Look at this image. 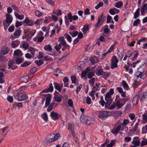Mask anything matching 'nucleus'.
Here are the masks:
<instances>
[{
    "label": "nucleus",
    "mask_w": 147,
    "mask_h": 147,
    "mask_svg": "<svg viewBox=\"0 0 147 147\" xmlns=\"http://www.w3.org/2000/svg\"><path fill=\"white\" fill-rule=\"evenodd\" d=\"M98 117L102 120L106 119L107 117L110 115L111 113L107 111H102L98 112Z\"/></svg>",
    "instance_id": "f257e3e1"
},
{
    "label": "nucleus",
    "mask_w": 147,
    "mask_h": 147,
    "mask_svg": "<svg viewBox=\"0 0 147 147\" xmlns=\"http://www.w3.org/2000/svg\"><path fill=\"white\" fill-rule=\"evenodd\" d=\"M80 120L82 123L86 125H90L91 123V119L90 117L86 115L81 116Z\"/></svg>",
    "instance_id": "f03ea898"
},
{
    "label": "nucleus",
    "mask_w": 147,
    "mask_h": 147,
    "mask_svg": "<svg viewBox=\"0 0 147 147\" xmlns=\"http://www.w3.org/2000/svg\"><path fill=\"white\" fill-rule=\"evenodd\" d=\"M16 96L17 97L18 100L20 101H23L27 99L28 96L24 93L19 92L16 94Z\"/></svg>",
    "instance_id": "7ed1b4c3"
},
{
    "label": "nucleus",
    "mask_w": 147,
    "mask_h": 147,
    "mask_svg": "<svg viewBox=\"0 0 147 147\" xmlns=\"http://www.w3.org/2000/svg\"><path fill=\"white\" fill-rule=\"evenodd\" d=\"M21 32L22 31L20 29L16 30L13 33V35H11L10 36V38L12 41L15 38H18L21 36Z\"/></svg>",
    "instance_id": "20e7f679"
},
{
    "label": "nucleus",
    "mask_w": 147,
    "mask_h": 147,
    "mask_svg": "<svg viewBox=\"0 0 147 147\" xmlns=\"http://www.w3.org/2000/svg\"><path fill=\"white\" fill-rule=\"evenodd\" d=\"M50 116L51 118L55 121L61 117V115L53 111H52L51 113Z\"/></svg>",
    "instance_id": "39448f33"
},
{
    "label": "nucleus",
    "mask_w": 147,
    "mask_h": 147,
    "mask_svg": "<svg viewBox=\"0 0 147 147\" xmlns=\"http://www.w3.org/2000/svg\"><path fill=\"white\" fill-rule=\"evenodd\" d=\"M45 95L47 97L46 99V102L45 105V107H47L49 105L51 102L52 95L51 94H45Z\"/></svg>",
    "instance_id": "423d86ee"
},
{
    "label": "nucleus",
    "mask_w": 147,
    "mask_h": 147,
    "mask_svg": "<svg viewBox=\"0 0 147 147\" xmlns=\"http://www.w3.org/2000/svg\"><path fill=\"white\" fill-rule=\"evenodd\" d=\"M74 129V125L72 124L69 123L68 126V129L70 131L73 136L75 137V134Z\"/></svg>",
    "instance_id": "0eeeda50"
},
{
    "label": "nucleus",
    "mask_w": 147,
    "mask_h": 147,
    "mask_svg": "<svg viewBox=\"0 0 147 147\" xmlns=\"http://www.w3.org/2000/svg\"><path fill=\"white\" fill-rule=\"evenodd\" d=\"M44 49L47 51V53L50 55H52L53 53L51 52L52 48L50 45L45 46L44 47Z\"/></svg>",
    "instance_id": "6e6552de"
},
{
    "label": "nucleus",
    "mask_w": 147,
    "mask_h": 147,
    "mask_svg": "<svg viewBox=\"0 0 147 147\" xmlns=\"http://www.w3.org/2000/svg\"><path fill=\"white\" fill-rule=\"evenodd\" d=\"M59 41L60 42L61 44L63 46H65V47L68 48L69 46L68 45H67L65 41L64 40L63 37H60L59 38Z\"/></svg>",
    "instance_id": "1a4fd4ad"
},
{
    "label": "nucleus",
    "mask_w": 147,
    "mask_h": 147,
    "mask_svg": "<svg viewBox=\"0 0 147 147\" xmlns=\"http://www.w3.org/2000/svg\"><path fill=\"white\" fill-rule=\"evenodd\" d=\"M139 94L135 96L133 99L132 103L135 106L138 104L139 100Z\"/></svg>",
    "instance_id": "9d476101"
},
{
    "label": "nucleus",
    "mask_w": 147,
    "mask_h": 147,
    "mask_svg": "<svg viewBox=\"0 0 147 147\" xmlns=\"http://www.w3.org/2000/svg\"><path fill=\"white\" fill-rule=\"evenodd\" d=\"M132 143L136 146H138L140 144V141L138 137L134 138Z\"/></svg>",
    "instance_id": "9b49d317"
},
{
    "label": "nucleus",
    "mask_w": 147,
    "mask_h": 147,
    "mask_svg": "<svg viewBox=\"0 0 147 147\" xmlns=\"http://www.w3.org/2000/svg\"><path fill=\"white\" fill-rule=\"evenodd\" d=\"M6 18L5 21L10 24L12 22L13 20L11 16L10 15L9 13H7L6 14Z\"/></svg>",
    "instance_id": "f8f14e48"
},
{
    "label": "nucleus",
    "mask_w": 147,
    "mask_h": 147,
    "mask_svg": "<svg viewBox=\"0 0 147 147\" xmlns=\"http://www.w3.org/2000/svg\"><path fill=\"white\" fill-rule=\"evenodd\" d=\"M106 19V16L103 15V14L102 13L100 16H99L98 17V20H99V22L102 24L104 22Z\"/></svg>",
    "instance_id": "ddd939ff"
},
{
    "label": "nucleus",
    "mask_w": 147,
    "mask_h": 147,
    "mask_svg": "<svg viewBox=\"0 0 147 147\" xmlns=\"http://www.w3.org/2000/svg\"><path fill=\"white\" fill-rule=\"evenodd\" d=\"M55 88L59 91H61L63 86V84H60L57 83H54Z\"/></svg>",
    "instance_id": "4468645a"
},
{
    "label": "nucleus",
    "mask_w": 147,
    "mask_h": 147,
    "mask_svg": "<svg viewBox=\"0 0 147 147\" xmlns=\"http://www.w3.org/2000/svg\"><path fill=\"white\" fill-rule=\"evenodd\" d=\"M46 141L48 143H51L54 141L53 136L51 135H49L46 138Z\"/></svg>",
    "instance_id": "2eb2a0df"
},
{
    "label": "nucleus",
    "mask_w": 147,
    "mask_h": 147,
    "mask_svg": "<svg viewBox=\"0 0 147 147\" xmlns=\"http://www.w3.org/2000/svg\"><path fill=\"white\" fill-rule=\"evenodd\" d=\"M36 32V30H32L31 32L30 31L29 33L27 34V37L30 40L32 38V37L33 36Z\"/></svg>",
    "instance_id": "dca6fc26"
},
{
    "label": "nucleus",
    "mask_w": 147,
    "mask_h": 147,
    "mask_svg": "<svg viewBox=\"0 0 147 147\" xmlns=\"http://www.w3.org/2000/svg\"><path fill=\"white\" fill-rule=\"evenodd\" d=\"M145 11L147 13V3L144 4L141 8V12L142 15H144L145 13Z\"/></svg>",
    "instance_id": "f3484780"
},
{
    "label": "nucleus",
    "mask_w": 147,
    "mask_h": 147,
    "mask_svg": "<svg viewBox=\"0 0 147 147\" xmlns=\"http://www.w3.org/2000/svg\"><path fill=\"white\" fill-rule=\"evenodd\" d=\"M121 128V125L118 126L116 128H113L112 129L111 133L114 134H117L120 129Z\"/></svg>",
    "instance_id": "a211bd4d"
},
{
    "label": "nucleus",
    "mask_w": 147,
    "mask_h": 147,
    "mask_svg": "<svg viewBox=\"0 0 147 147\" xmlns=\"http://www.w3.org/2000/svg\"><path fill=\"white\" fill-rule=\"evenodd\" d=\"M9 50V49L8 47L5 46L2 48L1 53L2 54L5 55L8 53Z\"/></svg>",
    "instance_id": "6ab92c4d"
},
{
    "label": "nucleus",
    "mask_w": 147,
    "mask_h": 147,
    "mask_svg": "<svg viewBox=\"0 0 147 147\" xmlns=\"http://www.w3.org/2000/svg\"><path fill=\"white\" fill-rule=\"evenodd\" d=\"M20 42L18 40H15L12 42L11 46L12 48H15L18 47L19 44Z\"/></svg>",
    "instance_id": "aec40b11"
},
{
    "label": "nucleus",
    "mask_w": 147,
    "mask_h": 147,
    "mask_svg": "<svg viewBox=\"0 0 147 147\" xmlns=\"http://www.w3.org/2000/svg\"><path fill=\"white\" fill-rule=\"evenodd\" d=\"M123 5V3L121 1H119L115 3L114 4V6L119 8L122 7Z\"/></svg>",
    "instance_id": "412c9836"
},
{
    "label": "nucleus",
    "mask_w": 147,
    "mask_h": 147,
    "mask_svg": "<svg viewBox=\"0 0 147 147\" xmlns=\"http://www.w3.org/2000/svg\"><path fill=\"white\" fill-rule=\"evenodd\" d=\"M116 106L119 109L121 108L122 107H123L125 104V103H121L120 102L119 100L116 101L115 102Z\"/></svg>",
    "instance_id": "4be33fe9"
},
{
    "label": "nucleus",
    "mask_w": 147,
    "mask_h": 147,
    "mask_svg": "<svg viewBox=\"0 0 147 147\" xmlns=\"http://www.w3.org/2000/svg\"><path fill=\"white\" fill-rule=\"evenodd\" d=\"M121 84L124 89L127 90H128L129 89V87L128 86L127 84L125 81H123L121 82Z\"/></svg>",
    "instance_id": "5701e85b"
},
{
    "label": "nucleus",
    "mask_w": 147,
    "mask_h": 147,
    "mask_svg": "<svg viewBox=\"0 0 147 147\" xmlns=\"http://www.w3.org/2000/svg\"><path fill=\"white\" fill-rule=\"evenodd\" d=\"M41 117L46 122H47L48 121V116L46 113H44L43 114L41 115Z\"/></svg>",
    "instance_id": "b1692460"
},
{
    "label": "nucleus",
    "mask_w": 147,
    "mask_h": 147,
    "mask_svg": "<svg viewBox=\"0 0 147 147\" xmlns=\"http://www.w3.org/2000/svg\"><path fill=\"white\" fill-rule=\"evenodd\" d=\"M14 13L16 18L19 19L21 20L23 19L24 18V16L23 15H20L16 11Z\"/></svg>",
    "instance_id": "393cba45"
},
{
    "label": "nucleus",
    "mask_w": 147,
    "mask_h": 147,
    "mask_svg": "<svg viewBox=\"0 0 147 147\" xmlns=\"http://www.w3.org/2000/svg\"><path fill=\"white\" fill-rule=\"evenodd\" d=\"M111 95H112L110 94V93H109L108 92L107 93L105 98V100H112V99L111 98Z\"/></svg>",
    "instance_id": "a878e982"
},
{
    "label": "nucleus",
    "mask_w": 147,
    "mask_h": 147,
    "mask_svg": "<svg viewBox=\"0 0 147 147\" xmlns=\"http://www.w3.org/2000/svg\"><path fill=\"white\" fill-rule=\"evenodd\" d=\"M64 36L69 42H71L72 40L71 38L68 34L66 33L64 35Z\"/></svg>",
    "instance_id": "bb28decb"
},
{
    "label": "nucleus",
    "mask_w": 147,
    "mask_h": 147,
    "mask_svg": "<svg viewBox=\"0 0 147 147\" xmlns=\"http://www.w3.org/2000/svg\"><path fill=\"white\" fill-rule=\"evenodd\" d=\"M140 9L138 8L137 9L136 11L134 13V18L135 19H136L139 17L140 14Z\"/></svg>",
    "instance_id": "cd10ccee"
},
{
    "label": "nucleus",
    "mask_w": 147,
    "mask_h": 147,
    "mask_svg": "<svg viewBox=\"0 0 147 147\" xmlns=\"http://www.w3.org/2000/svg\"><path fill=\"white\" fill-rule=\"evenodd\" d=\"M106 101L107 102L105 103V107L106 108H107L109 106L110 104L111 103L112 101V100H107Z\"/></svg>",
    "instance_id": "c85d7f7f"
},
{
    "label": "nucleus",
    "mask_w": 147,
    "mask_h": 147,
    "mask_svg": "<svg viewBox=\"0 0 147 147\" xmlns=\"http://www.w3.org/2000/svg\"><path fill=\"white\" fill-rule=\"evenodd\" d=\"M21 51L19 49L16 50L14 53L13 55L16 56H18L20 55V53H22Z\"/></svg>",
    "instance_id": "c756f323"
},
{
    "label": "nucleus",
    "mask_w": 147,
    "mask_h": 147,
    "mask_svg": "<svg viewBox=\"0 0 147 147\" xmlns=\"http://www.w3.org/2000/svg\"><path fill=\"white\" fill-rule=\"evenodd\" d=\"M140 72H141V73H145V71L143 68L140 66L138 68L137 73L138 74Z\"/></svg>",
    "instance_id": "7c9ffc66"
},
{
    "label": "nucleus",
    "mask_w": 147,
    "mask_h": 147,
    "mask_svg": "<svg viewBox=\"0 0 147 147\" xmlns=\"http://www.w3.org/2000/svg\"><path fill=\"white\" fill-rule=\"evenodd\" d=\"M35 63L38 66H39L44 63L43 61L42 60H36L35 61Z\"/></svg>",
    "instance_id": "2f4dec72"
},
{
    "label": "nucleus",
    "mask_w": 147,
    "mask_h": 147,
    "mask_svg": "<svg viewBox=\"0 0 147 147\" xmlns=\"http://www.w3.org/2000/svg\"><path fill=\"white\" fill-rule=\"evenodd\" d=\"M147 97V91L146 92H144L143 93V96H142V98L140 100L141 101L144 100Z\"/></svg>",
    "instance_id": "473e14b6"
},
{
    "label": "nucleus",
    "mask_w": 147,
    "mask_h": 147,
    "mask_svg": "<svg viewBox=\"0 0 147 147\" xmlns=\"http://www.w3.org/2000/svg\"><path fill=\"white\" fill-rule=\"evenodd\" d=\"M54 105V102H52L51 103L50 105L47 109V111L49 112L52 110V109L53 107V106Z\"/></svg>",
    "instance_id": "72a5a7b5"
},
{
    "label": "nucleus",
    "mask_w": 147,
    "mask_h": 147,
    "mask_svg": "<svg viewBox=\"0 0 147 147\" xmlns=\"http://www.w3.org/2000/svg\"><path fill=\"white\" fill-rule=\"evenodd\" d=\"M71 80L72 81V83H75L76 82L77 78L75 75H73L71 76Z\"/></svg>",
    "instance_id": "f704fd0d"
},
{
    "label": "nucleus",
    "mask_w": 147,
    "mask_h": 147,
    "mask_svg": "<svg viewBox=\"0 0 147 147\" xmlns=\"http://www.w3.org/2000/svg\"><path fill=\"white\" fill-rule=\"evenodd\" d=\"M103 3L102 2H100L98 4L95 6V8L96 9H98L100 7H102L103 6Z\"/></svg>",
    "instance_id": "c9c22d12"
},
{
    "label": "nucleus",
    "mask_w": 147,
    "mask_h": 147,
    "mask_svg": "<svg viewBox=\"0 0 147 147\" xmlns=\"http://www.w3.org/2000/svg\"><path fill=\"white\" fill-rule=\"evenodd\" d=\"M140 22V20L138 18L134 21L133 25L134 26H137L139 24Z\"/></svg>",
    "instance_id": "e433bc0d"
},
{
    "label": "nucleus",
    "mask_w": 147,
    "mask_h": 147,
    "mask_svg": "<svg viewBox=\"0 0 147 147\" xmlns=\"http://www.w3.org/2000/svg\"><path fill=\"white\" fill-rule=\"evenodd\" d=\"M23 60L20 58H18L16 60V63L18 64H20L23 61Z\"/></svg>",
    "instance_id": "4c0bfd02"
},
{
    "label": "nucleus",
    "mask_w": 147,
    "mask_h": 147,
    "mask_svg": "<svg viewBox=\"0 0 147 147\" xmlns=\"http://www.w3.org/2000/svg\"><path fill=\"white\" fill-rule=\"evenodd\" d=\"M97 59V57L96 56H94L93 58L91 57L90 58V61L92 64H94V59Z\"/></svg>",
    "instance_id": "58836bf2"
},
{
    "label": "nucleus",
    "mask_w": 147,
    "mask_h": 147,
    "mask_svg": "<svg viewBox=\"0 0 147 147\" xmlns=\"http://www.w3.org/2000/svg\"><path fill=\"white\" fill-rule=\"evenodd\" d=\"M99 20L98 21L96 24L94 25V27L96 28H98L102 24L101 23L99 22Z\"/></svg>",
    "instance_id": "ea45409f"
},
{
    "label": "nucleus",
    "mask_w": 147,
    "mask_h": 147,
    "mask_svg": "<svg viewBox=\"0 0 147 147\" xmlns=\"http://www.w3.org/2000/svg\"><path fill=\"white\" fill-rule=\"evenodd\" d=\"M14 30V26L12 25L9 27L8 29V31L10 32H13Z\"/></svg>",
    "instance_id": "a19ab883"
},
{
    "label": "nucleus",
    "mask_w": 147,
    "mask_h": 147,
    "mask_svg": "<svg viewBox=\"0 0 147 147\" xmlns=\"http://www.w3.org/2000/svg\"><path fill=\"white\" fill-rule=\"evenodd\" d=\"M60 134L58 133L56 134L54 136H53V138L54 140V141L56 140L59 139V138H60Z\"/></svg>",
    "instance_id": "79ce46f5"
},
{
    "label": "nucleus",
    "mask_w": 147,
    "mask_h": 147,
    "mask_svg": "<svg viewBox=\"0 0 147 147\" xmlns=\"http://www.w3.org/2000/svg\"><path fill=\"white\" fill-rule=\"evenodd\" d=\"M54 98L55 100L58 102H59L61 101V98L57 96H54Z\"/></svg>",
    "instance_id": "37998d69"
},
{
    "label": "nucleus",
    "mask_w": 147,
    "mask_h": 147,
    "mask_svg": "<svg viewBox=\"0 0 147 147\" xmlns=\"http://www.w3.org/2000/svg\"><path fill=\"white\" fill-rule=\"evenodd\" d=\"M117 55L119 56L118 58L120 60L123 57V53H122L120 51H119L117 53Z\"/></svg>",
    "instance_id": "c03bdc74"
},
{
    "label": "nucleus",
    "mask_w": 147,
    "mask_h": 147,
    "mask_svg": "<svg viewBox=\"0 0 147 147\" xmlns=\"http://www.w3.org/2000/svg\"><path fill=\"white\" fill-rule=\"evenodd\" d=\"M53 87L52 83H51L50 85V86L49 88L47 89V91L48 92H52L53 90Z\"/></svg>",
    "instance_id": "a18cd8bd"
},
{
    "label": "nucleus",
    "mask_w": 147,
    "mask_h": 147,
    "mask_svg": "<svg viewBox=\"0 0 147 147\" xmlns=\"http://www.w3.org/2000/svg\"><path fill=\"white\" fill-rule=\"evenodd\" d=\"M68 104L70 107H73V102L71 99H69L68 100Z\"/></svg>",
    "instance_id": "49530a36"
},
{
    "label": "nucleus",
    "mask_w": 147,
    "mask_h": 147,
    "mask_svg": "<svg viewBox=\"0 0 147 147\" xmlns=\"http://www.w3.org/2000/svg\"><path fill=\"white\" fill-rule=\"evenodd\" d=\"M37 69L36 68L33 67L31 68L30 71V72L31 74H33L35 73L37 71Z\"/></svg>",
    "instance_id": "de8ad7c7"
},
{
    "label": "nucleus",
    "mask_w": 147,
    "mask_h": 147,
    "mask_svg": "<svg viewBox=\"0 0 147 147\" xmlns=\"http://www.w3.org/2000/svg\"><path fill=\"white\" fill-rule=\"evenodd\" d=\"M6 61V59L5 57L2 56L0 53V61Z\"/></svg>",
    "instance_id": "09e8293b"
},
{
    "label": "nucleus",
    "mask_w": 147,
    "mask_h": 147,
    "mask_svg": "<svg viewBox=\"0 0 147 147\" xmlns=\"http://www.w3.org/2000/svg\"><path fill=\"white\" fill-rule=\"evenodd\" d=\"M44 60L47 61H53V59L48 56H46L45 57Z\"/></svg>",
    "instance_id": "8fccbe9b"
},
{
    "label": "nucleus",
    "mask_w": 147,
    "mask_h": 147,
    "mask_svg": "<svg viewBox=\"0 0 147 147\" xmlns=\"http://www.w3.org/2000/svg\"><path fill=\"white\" fill-rule=\"evenodd\" d=\"M132 53L131 51H128L125 54V56L127 58H129L132 54Z\"/></svg>",
    "instance_id": "3c124183"
},
{
    "label": "nucleus",
    "mask_w": 147,
    "mask_h": 147,
    "mask_svg": "<svg viewBox=\"0 0 147 147\" xmlns=\"http://www.w3.org/2000/svg\"><path fill=\"white\" fill-rule=\"evenodd\" d=\"M30 63L27 62H24L21 65V66L23 67H26L30 65Z\"/></svg>",
    "instance_id": "603ef678"
},
{
    "label": "nucleus",
    "mask_w": 147,
    "mask_h": 147,
    "mask_svg": "<svg viewBox=\"0 0 147 147\" xmlns=\"http://www.w3.org/2000/svg\"><path fill=\"white\" fill-rule=\"evenodd\" d=\"M129 116L131 120H134L135 117V115L134 113L129 114Z\"/></svg>",
    "instance_id": "864d4df0"
},
{
    "label": "nucleus",
    "mask_w": 147,
    "mask_h": 147,
    "mask_svg": "<svg viewBox=\"0 0 147 147\" xmlns=\"http://www.w3.org/2000/svg\"><path fill=\"white\" fill-rule=\"evenodd\" d=\"M143 119L145 122H147V113L144 114L142 115Z\"/></svg>",
    "instance_id": "5fc2aeb1"
},
{
    "label": "nucleus",
    "mask_w": 147,
    "mask_h": 147,
    "mask_svg": "<svg viewBox=\"0 0 147 147\" xmlns=\"http://www.w3.org/2000/svg\"><path fill=\"white\" fill-rule=\"evenodd\" d=\"M36 15L38 17H40L42 16V13L38 11H35Z\"/></svg>",
    "instance_id": "6e6d98bb"
},
{
    "label": "nucleus",
    "mask_w": 147,
    "mask_h": 147,
    "mask_svg": "<svg viewBox=\"0 0 147 147\" xmlns=\"http://www.w3.org/2000/svg\"><path fill=\"white\" fill-rule=\"evenodd\" d=\"M129 121L128 120L125 119L123 121L122 123V124L123 125H126L129 124Z\"/></svg>",
    "instance_id": "4d7b16f0"
},
{
    "label": "nucleus",
    "mask_w": 147,
    "mask_h": 147,
    "mask_svg": "<svg viewBox=\"0 0 147 147\" xmlns=\"http://www.w3.org/2000/svg\"><path fill=\"white\" fill-rule=\"evenodd\" d=\"M81 88L82 86L80 85L77 87L76 92L77 94H78V92L80 91Z\"/></svg>",
    "instance_id": "13d9d810"
},
{
    "label": "nucleus",
    "mask_w": 147,
    "mask_h": 147,
    "mask_svg": "<svg viewBox=\"0 0 147 147\" xmlns=\"http://www.w3.org/2000/svg\"><path fill=\"white\" fill-rule=\"evenodd\" d=\"M94 75V73L92 72H90L88 75V77L89 78H90L92 77Z\"/></svg>",
    "instance_id": "bf43d9fd"
},
{
    "label": "nucleus",
    "mask_w": 147,
    "mask_h": 147,
    "mask_svg": "<svg viewBox=\"0 0 147 147\" xmlns=\"http://www.w3.org/2000/svg\"><path fill=\"white\" fill-rule=\"evenodd\" d=\"M117 63L112 62L111 63V68L112 69H113L115 67H117Z\"/></svg>",
    "instance_id": "052dcab7"
},
{
    "label": "nucleus",
    "mask_w": 147,
    "mask_h": 147,
    "mask_svg": "<svg viewBox=\"0 0 147 147\" xmlns=\"http://www.w3.org/2000/svg\"><path fill=\"white\" fill-rule=\"evenodd\" d=\"M112 62L116 63H117L118 62V60L116 58V57L114 56L113 57L112 59Z\"/></svg>",
    "instance_id": "680f3d73"
},
{
    "label": "nucleus",
    "mask_w": 147,
    "mask_h": 147,
    "mask_svg": "<svg viewBox=\"0 0 147 147\" xmlns=\"http://www.w3.org/2000/svg\"><path fill=\"white\" fill-rule=\"evenodd\" d=\"M147 145V140H145L144 141H142L141 142V146L142 147L143 146Z\"/></svg>",
    "instance_id": "e2e57ef3"
},
{
    "label": "nucleus",
    "mask_w": 147,
    "mask_h": 147,
    "mask_svg": "<svg viewBox=\"0 0 147 147\" xmlns=\"http://www.w3.org/2000/svg\"><path fill=\"white\" fill-rule=\"evenodd\" d=\"M61 48V45L60 44H59L58 45H57L55 47V48L56 50L58 51Z\"/></svg>",
    "instance_id": "0e129e2a"
},
{
    "label": "nucleus",
    "mask_w": 147,
    "mask_h": 147,
    "mask_svg": "<svg viewBox=\"0 0 147 147\" xmlns=\"http://www.w3.org/2000/svg\"><path fill=\"white\" fill-rule=\"evenodd\" d=\"M86 103L90 105L91 103V99L89 97H87L86 99Z\"/></svg>",
    "instance_id": "69168bd1"
},
{
    "label": "nucleus",
    "mask_w": 147,
    "mask_h": 147,
    "mask_svg": "<svg viewBox=\"0 0 147 147\" xmlns=\"http://www.w3.org/2000/svg\"><path fill=\"white\" fill-rule=\"evenodd\" d=\"M7 100L10 103L13 102V99L12 96H9L7 98Z\"/></svg>",
    "instance_id": "338daca9"
},
{
    "label": "nucleus",
    "mask_w": 147,
    "mask_h": 147,
    "mask_svg": "<svg viewBox=\"0 0 147 147\" xmlns=\"http://www.w3.org/2000/svg\"><path fill=\"white\" fill-rule=\"evenodd\" d=\"M89 29V26L88 25L86 24L84 26L83 29L84 31H87Z\"/></svg>",
    "instance_id": "774afa93"
}]
</instances>
